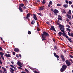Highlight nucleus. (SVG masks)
<instances>
[{
    "label": "nucleus",
    "mask_w": 73,
    "mask_h": 73,
    "mask_svg": "<svg viewBox=\"0 0 73 73\" xmlns=\"http://www.w3.org/2000/svg\"><path fill=\"white\" fill-rule=\"evenodd\" d=\"M43 33L41 34V36L42 38V41L44 40H46V32H43Z\"/></svg>",
    "instance_id": "nucleus-1"
},
{
    "label": "nucleus",
    "mask_w": 73,
    "mask_h": 73,
    "mask_svg": "<svg viewBox=\"0 0 73 73\" xmlns=\"http://www.w3.org/2000/svg\"><path fill=\"white\" fill-rule=\"evenodd\" d=\"M67 68V66L66 65H64L62 66V67L61 68L60 70V71L62 72L63 71L65 70Z\"/></svg>",
    "instance_id": "nucleus-2"
},
{
    "label": "nucleus",
    "mask_w": 73,
    "mask_h": 73,
    "mask_svg": "<svg viewBox=\"0 0 73 73\" xmlns=\"http://www.w3.org/2000/svg\"><path fill=\"white\" fill-rule=\"evenodd\" d=\"M58 25L60 30H61V29H63V30H64V29H65L64 28V27L63 25H61L60 24H58Z\"/></svg>",
    "instance_id": "nucleus-3"
},
{
    "label": "nucleus",
    "mask_w": 73,
    "mask_h": 73,
    "mask_svg": "<svg viewBox=\"0 0 73 73\" xmlns=\"http://www.w3.org/2000/svg\"><path fill=\"white\" fill-rule=\"evenodd\" d=\"M31 15H32V14L31 13H29L27 14V17H26V18L27 20H28L29 18L30 17Z\"/></svg>",
    "instance_id": "nucleus-4"
},
{
    "label": "nucleus",
    "mask_w": 73,
    "mask_h": 73,
    "mask_svg": "<svg viewBox=\"0 0 73 73\" xmlns=\"http://www.w3.org/2000/svg\"><path fill=\"white\" fill-rule=\"evenodd\" d=\"M54 56H55V57H56V58H57V60L58 61V60H59V59H58V58L60 57V56H59L56 54V53L55 52L54 53Z\"/></svg>",
    "instance_id": "nucleus-5"
},
{
    "label": "nucleus",
    "mask_w": 73,
    "mask_h": 73,
    "mask_svg": "<svg viewBox=\"0 0 73 73\" xmlns=\"http://www.w3.org/2000/svg\"><path fill=\"white\" fill-rule=\"evenodd\" d=\"M62 35L63 36H64L65 37L67 38H69V37L67 36L65 33H62Z\"/></svg>",
    "instance_id": "nucleus-6"
},
{
    "label": "nucleus",
    "mask_w": 73,
    "mask_h": 73,
    "mask_svg": "<svg viewBox=\"0 0 73 73\" xmlns=\"http://www.w3.org/2000/svg\"><path fill=\"white\" fill-rule=\"evenodd\" d=\"M50 30L52 31H54L55 32H56V31L55 30V29L54 28V27L53 26H51V28H50Z\"/></svg>",
    "instance_id": "nucleus-7"
},
{
    "label": "nucleus",
    "mask_w": 73,
    "mask_h": 73,
    "mask_svg": "<svg viewBox=\"0 0 73 73\" xmlns=\"http://www.w3.org/2000/svg\"><path fill=\"white\" fill-rule=\"evenodd\" d=\"M60 57L61 58L62 60L64 62L65 61V58L64 57V56L63 54H61L60 55Z\"/></svg>",
    "instance_id": "nucleus-8"
},
{
    "label": "nucleus",
    "mask_w": 73,
    "mask_h": 73,
    "mask_svg": "<svg viewBox=\"0 0 73 73\" xmlns=\"http://www.w3.org/2000/svg\"><path fill=\"white\" fill-rule=\"evenodd\" d=\"M44 8H45V7L42 6L40 7V8H39V11H43V10L44 9Z\"/></svg>",
    "instance_id": "nucleus-9"
},
{
    "label": "nucleus",
    "mask_w": 73,
    "mask_h": 73,
    "mask_svg": "<svg viewBox=\"0 0 73 73\" xmlns=\"http://www.w3.org/2000/svg\"><path fill=\"white\" fill-rule=\"evenodd\" d=\"M14 50L16 52H19L20 51L19 49L18 48H15L14 49Z\"/></svg>",
    "instance_id": "nucleus-10"
},
{
    "label": "nucleus",
    "mask_w": 73,
    "mask_h": 73,
    "mask_svg": "<svg viewBox=\"0 0 73 73\" xmlns=\"http://www.w3.org/2000/svg\"><path fill=\"white\" fill-rule=\"evenodd\" d=\"M53 12L55 13V15H56V16L57 15V13H58V11L56 9H55L53 11Z\"/></svg>",
    "instance_id": "nucleus-11"
},
{
    "label": "nucleus",
    "mask_w": 73,
    "mask_h": 73,
    "mask_svg": "<svg viewBox=\"0 0 73 73\" xmlns=\"http://www.w3.org/2000/svg\"><path fill=\"white\" fill-rule=\"evenodd\" d=\"M65 62L66 64H70V62L68 60H66Z\"/></svg>",
    "instance_id": "nucleus-12"
},
{
    "label": "nucleus",
    "mask_w": 73,
    "mask_h": 73,
    "mask_svg": "<svg viewBox=\"0 0 73 73\" xmlns=\"http://www.w3.org/2000/svg\"><path fill=\"white\" fill-rule=\"evenodd\" d=\"M66 17H67V18H68V19H72V18H71V16H70V15L67 14Z\"/></svg>",
    "instance_id": "nucleus-13"
},
{
    "label": "nucleus",
    "mask_w": 73,
    "mask_h": 73,
    "mask_svg": "<svg viewBox=\"0 0 73 73\" xmlns=\"http://www.w3.org/2000/svg\"><path fill=\"white\" fill-rule=\"evenodd\" d=\"M5 56L6 57H11V55H10V54H5Z\"/></svg>",
    "instance_id": "nucleus-14"
},
{
    "label": "nucleus",
    "mask_w": 73,
    "mask_h": 73,
    "mask_svg": "<svg viewBox=\"0 0 73 73\" xmlns=\"http://www.w3.org/2000/svg\"><path fill=\"white\" fill-rule=\"evenodd\" d=\"M52 4L53 3H52V1H50L49 2V4L48 5V7H50V5H52Z\"/></svg>",
    "instance_id": "nucleus-15"
},
{
    "label": "nucleus",
    "mask_w": 73,
    "mask_h": 73,
    "mask_svg": "<svg viewBox=\"0 0 73 73\" xmlns=\"http://www.w3.org/2000/svg\"><path fill=\"white\" fill-rule=\"evenodd\" d=\"M19 9L20 12H23L22 8L20 6H19Z\"/></svg>",
    "instance_id": "nucleus-16"
},
{
    "label": "nucleus",
    "mask_w": 73,
    "mask_h": 73,
    "mask_svg": "<svg viewBox=\"0 0 73 73\" xmlns=\"http://www.w3.org/2000/svg\"><path fill=\"white\" fill-rule=\"evenodd\" d=\"M63 7L64 8H68V5L65 4L63 5Z\"/></svg>",
    "instance_id": "nucleus-17"
},
{
    "label": "nucleus",
    "mask_w": 73,
    "mask_h": 73,
    "mask_svg": "<svg viewBox=\"0 0 73 73\" xmlns=\"http://www.w3.org/2000/svg\"><path fill=\"white\" fill-rule=\"evenodd\" d=\"M35 23V20H33L31 22V24H32V25H33Z\"/></svg>",
    "instance_id": "nucleus-18"
},
{
    "label": "nucleus",
    "mask_w": 73,
    "mask_h": 73,
    "mask_svg": "<svg viewBox=\"0 0 73 73\" xmlns=\"http://www.w3.org/2000/svg\"><path fill=\"white\" fill-rule=\"evenodd\" d=\"M24 5H25L23 3H21L19 4V6L20 7H24Z\"/></svg>",
    "instance_id": "nucleus-19"
},
{
    "label": "nucleus",
    "mask_w": 73,
    "mask_h": 73,
    "mask_svg": "<svg viewBox=\"0 0 73 73\" xmlns=\"http://www.w3.org/2000/svg\"><path fill=\"white\" fill-rule=\"evenodd\" d=\"M62 33H61L60 32H59V33H58V34L59 35V36H61V35H62Z\"/></svg>",
    "instance_id": "nucleus-20"
},
{
    "label": "nucleus",
    "mask_w": 73,
    "mask_h": 73,
    "mask_svg": "<svg viewBox=\"0 0 73 73\" xmlns=\"http://www.w3.org/2000/svg\"><path fill=\"white\" fill-rule=\"evenodd\" d=\"M33 18L35 20H38L37 18V17H36V16H34Z\"/></svg>",
    "instance_id": "nucleus-21"
},
{
    "label": "nucleus",
    "mask_w": 73,
    "mask_h": 73,
    "mask_svg": "<svg viewBox=\"0 0 73 73\" xmlns=\"http://www.w3.org/2000/svg\"><path fill=\"white\" fill-rule=\"evenodd\" d=\"M67 38L68 39V40H69L70 42H72V41H71V40H72V38H69V37H68V38Z\"/></svg>",
    "instance_id": "nucleus-22"
},
{
    "label": "nucleus",
    "mask_w": 73,
    "mask_h": 73,
    "mask_svg": "<svg viewBox=\"0 0 73 73\" xmlns=\"http://www.w3.org/2000/svg\"><path fill=\"white\" fill-rule=\"evenodd\" d=\"M4 54V53H3L1 52H0V54L1 56H3V55Z\"/></svg>",
    "instance_id": "nucleus-23"
},
{
    "label": "nucleus",
    "mask_w": 73,
    "mask_h": 73,
    "mask_svg": "<svg viewBox=\"0 0 73 73\" xmlns=\"http://www.w3.org/2000/svg\"><path fill=\"white\" fill-rule=\"evenodd\" d=\"M66 29L68 31H69V32H70V31H71V30L70 29L67 28Z\"/></svg>",
    "instance_id": "nucleus-24"
},
{
    "label": "nucleus",
    "mask_w": 73,
    "mask_h": 73,
    "mask_svg": "<svg viewBox=\"0 0 73 73\" xmlns=\"http://www.w3.org/2000/svg\"><path fill=\"white\" fill-rule=\"evenodd\" d=\"M17 64H21V62L18 61L17 63Z\"/></svg>",
    "instance_id": "nucleus-25"
},
{
    "label": "nucleus",
    "mask_w": 73,
    "mask_h": 73,
    "mask_svg": "<svg viewBox=\"0 0 73 73\" xmlns=\"http://www.w3.org/2000/svg\"><path fill=\"white\" fill-rule=\"evenodd\" d=\"M45 0H43L42 1V3L43 4H45Z\"/></svg>",
    "instance_id": "nucleus-26"
},
{
    "label": "nucleus",
    "mask_w": 73,
    "mask_h": 73,
    "mask_svg": "<svg viewBox=\"0 0 73 73\" xmlns=\"http://www.w3.org/2000/svg\"><path fill=\"white\" fill-rule=\"evenodd\" d=\"M46 36H47V37H49V34H48V33H46Z\"/></svg>",
    "instance_id": "nucleus-27"
},
{
    "label": "nucleus",
    "mask_w": 73,
    "mask_h": 73,
    "mask_svg": "<svg viewBox=\"0 0 73 73\" xmlns=\"http://www.w3.org/2000/svg\"><path fill=\"white\" fill-rule=\"evenodd\" d=\"M33 72L35 73H40V72H37L36 71V70L34 71Z\"/></svg>",
    "instance_id": "nucleus-28"
},
{
    "label": "nucleus",
    "mask_w": 73,
    "mask_h": 73,
    "mask_svg": "<svg viewBox=\"0 0 73 73\" xmlns=\"http://www.w3.org/2000/svg\"><path fill=\"white\" fill-rule=\"evenodd\" d=\"M10 69H11V70L13 72H15V70H14L13 69V68H10Z\"/></svg>",
    "instance_id": "nucleus-29"
},
{
    "label": "nucleus",
    "mask_w": 73,
    "mask_h": 73,
    "mask_svg": "<svg viewBox=\"0 0 73 73\" xmlns=\"http://www.w3.org/2000/svg\"><path fill=\"white\" fill-rule=\"evenodd\" d=\"M28 35H31V31H29L28 32Z\"/></svg>",
    "instance_id": "nucleus-30"
},
{
    "label": "nucleus",
    "mask_w": 73,
    "mask_h": 73,
    "mask_svg": "<svg viewBox=\"0 0 73 73\" xmlns=\"http://www.w3.org/2000/svg\"><path fill=\"white\" fill-rule=\"evenodd\" d=\"M69 4H70V5H71V4H72V2L71 1H69Z\"/></svg>",
    "instance_id": "nucleus-31"
},
{
    "label": "nucleus",
    "mask_w": 73,
    "mask_h": 73,
    "mask_svg": "<svg viewBox=\"0 0 73 73\" xmlns=\"http://www.w3.org/2000/svg\"><path fill=\"white\" fill-rule=\"evenodd\" d=\"M25 71H26V72H27V73H29V70H28V69H25Z\"/></svg>",
    "instance_id": "nucleus-32"
},
{
    "label": "nucleus",
    "mask_w": 73,
    "mask_h": 73,
    "mask_svg": "<svg viewBox=\"0 0 73 73\" xmlns=\"http://www.w3.org/2000/svg\"><path fill=\"white\" fill-rule=\"evenodd\" d=\"M18 65L20 67H22V65H23V64H18Z\"/></svg>",
    "instance_id": "nucleus-33"
},
{
    "label": "nucleus",
    "mask_w": 73,
    "mask_h": 73,
    "mask_svg": "<svg viewBox=\"0 0 73 73\" xmlns=\"http://www.w3.org/2000/svg\"><path fill=\"white\" fill-rule=\"evenodd\" d=\"M61 32H63V33H65V32H65V31H64V29H62L61 30Z\"/></svg>",
    "instance_id": "nucleus-34"
},
{
    "label": "nucleus",
    "mask_w": 73,
    "mask_h": 73,
    "mask_svg": "<svg viewBox=\"0 0 73 73\" xmlns=\"http://www.w3.org/2000/svg\"><path fill=\"white\" fill-rule=\"evenodd\" d=\"M58 19L59 20H62V18L60 17H58Z\"/></svg>",
    "instance_id": "nucleus-35"
},
{
    "label": "nucleus",
    "mask_w": 73,
    "mask_h": 73,
    "mask_svg": "<svg viewBox=\"0 0 73 73\" xmlns=\"http://www.w3.org/2000/svg\"><path fill=\"white\" fill-rule=\"evenodd\" d=\"M65 2L66 4H68L69 3V1H67L66 0Z\"/></svg>",
    "instance_id": "nucleus-36"
},
{
    "label": "nucleus",
    "mask_w": 73,
    "mask_h": 73,
    "mask_svg": "<svg viewBox=\"0 0 73 73\" xmlns=\"http://www.w3.org/2000/svg\"><path fill=\"white\" fill-rule=\"evenodd\" d=\"M23 8L24 9H27V7L25 6H24L23 7Z\"/></svg>",
    "instance_id": "nucleus-37"
},
{
    "label": "nucleus",
    "mask_w": 73,
    "mask_h": 73,
    "mask_svg": "<svg viewBox=\"0 0 73 73\" xmlns=\"http://www.w3.org/2000/svg\"><path fill=\"white\" fill-rule=\"evenodd\" d=\"M66 27H67V28H70V26L68 25H66Z\"/></svg>",
    "instance_id": "nucleus-38"
},
{
    "label": "nucleus",
    "mask_w": 73,
    "mask_h": 73,
    "mask_svg": "<svg viewBox=\"0 0 73 73\" xmlns=\"http://www.w3.org/2000/svg\"><path fill=\"white\" fill-rule=\"evenodd\" d=\"M16 57H17V58H19V54H17L16 55Z\"/></svg>",
    "instance_id": "nucleus-39"
},
{
    "label": "nucleus",
    "mask_w": 73,
    "mask_h": 73,
    "mask_svg": "<svg viewBox=\"0 0 73 73\" xmlns=\"http://www.w3.org/2000/svg\"><path fill=\"white\" fill-rule=\"evenodd\" d=\"M10 66H11V68H14L15 67H14V66L13 65H10Z\"/></svg>",
    "instance_id": "nucleus-40"
},
{
    "label": "nucleus",
    "mask_w": 73,
    "mask_h": 73,
    "mask_svg": "<svg viewBox=\"0 0 73 73\" xmlns=\"http://www.w3.org/2000/svg\"><path fill=\"white\" fill-rule=\"evenodd\" d=\"M68 35L70 36H71V34H70L69 32H68Z\"/></svg>",
    "instance_id": "nucleus-41"
},
{
    "label": "nucleus",
    "mask_w": 73,
    "mask_h": 73,
    "mask_svg": "<svg viewBox=\"0 0 73 73\" xmlns=\"http://www.w3.org/2000/svg\"><path fill=\"white\" fill-rule=\"evenodd\" d=\"M57 5L58 7H59L60 6H61V5L60 4H57Z\"/></svg>",
    "instance_id": "nucleus-42"
},
{
    "label": "nucleus",
    "mask_w": 73,
    "mask_h": 73,
    "mask_svg": "<svg viewBox=\"0 0 73 73\" xmlns=\"http://www.w3.org/2000/svg\"><path fill=\"white\" fill-rule=\"evenodd\" d=\"M0 50H2L3 51V48H2L0 46Z\"/></svg>",
    "instance_id": "nucleus-43"
},
{
    "label": "nucleus",
    "mask_w": 73,
    "mask_h": 73,
    "mask_svg": "<svg viewBox=\"0 0 73 73\" xmlns=\"http://www.w3.org/2000/svg\"><path fill=\"white\" fill-rule=\"evenodd\" d=\"M1 57L2 58L3 60H4V57L3 56H1Z\"/></svg>",
    "instance_id": "nucleus-44"
},
{
    "label": "nucleus",
    "mask_w": 73,
    "mask_h": 73,
    "mask_svg": "<svg viewBox=\"0 0 73 73\" xmlns=\"http://www.w3.org/2000/svg\"><path fill=\"white\" fill-rule=\"evenodd\" d=\"M38 15H40V16H42V14H41V13H38Z\"/></svg>",
    "instance_id": "nucleus-45"
},
{
    "label": "nucleus",
    "mask_w": 73,
    "mask_h": 73,
    "mask_svg": "<svg viewBox=\"0 0 73 73\" xmlns=\"http://www.w3.org/2000/svg\"><path fill=\"white\" fill-rule=\"evenodd\" d=\"M70 61H71V62H72V64H73V61H72V59H70Z\"/></svg>",
    "instance_id": "nucleus-46"
},
{
    "label": "nucleus",
    "mask_w": 73,
    "mask_h": 73,
    "mask_svg": "<svg viewBox=\"0 0 73 73\" xmlns=\"http://www.w3.org/2000/svg\"><path fill=\"white\" fill-rule=\"evenodd\" d=\"M18 69H21V70L22 69V68L20 67H19Z\"/></svg>",
    "instance_id": "nucleus-47"
},
{
    "label": "nucleus",
    "mask_w": 73,
    "mask_h": 73,
    "mask_svg": "<svg viewBox=\"0 0 73 73\" xmlns=\"http://www.w3.org/2000/svg\"><path fill=\"white\" fill-rule=\"evenodd\" d=\"M66 21H69V19H68L67 18V19H66Z\"/></svg>",
    "instance_id": "nucleus-48"
},
{
    "label": "nucleus",
    "mask_w": 73,
    "mask_h": 73,
    "mask_svg": "<svg viewBox=\"0 0 73 73\" xmlns=\"http://www.w3.org/2000/svg\"><path fill=\"white\" fill-rule=\"evenodd\" d=\"M23 1H24V2H25V3H26V2L27 1V0H23Z\"/></svg>",
    "instance_id": "nucleus-49"
},
{
    "label": "nucleus",
    "mask_w": 73,
    "mask_h": 73,
    "mask_svg": "<svg viewBox=\"0 0 73 73\" xmlns=\"http://www.w3.org/2000/svg\"><path fill=\"white\" fill-rule=\"evenodd\" d=\"M19 55L20 57L21 58V54H19Z\"/></svg>",
    "instance_id": "nucleus-50"
},
{
    "label": "nucleus",
    "mask_w": 73,
    "mask_h": 73,
    "mask_svg": "<svg viewBox=\"0 0 73 73\" xmlns=\"http://www.w3.org/2000/svg\"><path fill=\"white\" fill-rule=\"evenodd\" d=\"M10 71L11 73H14V72H13V71L11 70H10Z\"/></svg>",
    "instance_id": "nucleus-51"
},
{
    "label": "nucleus",
    "mask_w": 73,
    "mask_h": 73,
    "mask_svg": "<svg viewBox=\"0 0 73 73\" xmlns=\"http://www.w3.org/2000/svg\"><path fill=\"white\" fill-rule=\"evenodd\" d=\"M13 55H15V54H16V53H15V52H13Z\"/></svg>",
    "instance_id": "nucleus-52"
},
{
    "label": "nucleus",
    "mask_w": 73,
    "mask_h": 73,
    "mask_svg": "<svg viewBox=\"0 0 73 73\" xmlns=\"http://www.w3.org/2000/svg\"><path fill=\"white\" fill-rule=\"evenodd\" d=\"M0 64H3V62L1 61V60H0Z\"/></svg>",
    "instance_id": "nucleus-53"
},
{
    "label": "nucleus",
    "mask_w": 73,
    "mask_h": 73,
    "mask_svg": "<svg viewBox=\"0 0 73 73\" xmlns=\"http://www.w3.org/2000/svg\"><path fill=\"white\" fill-rule=\"evenodd\" d=\"M54 49H57V46H54Z\"/></svg>",
    "instance_id": "nucleus-54"
},
{
    "label": "nucleus",
    "mask_w": 73,
    "mask_h": 73,
    "mask_svg": "<svg viewBox=\"0 0 73 73\" xmlns=\"http://www.w3.org/2000/svg\"><path fill=\"white\" fill-rule=\"evenodd\" d=\"M70 57L71 58H73V56H72V55H70Z\"/></svg>",
    "instance_id": "nucleus-55"
},
{
    "label": "nucleus",
    "mask_w": 73,
    "mask_h": 73,
    "mask_svg": "<svg viewBox=\"0 0 73 73\" xmlns=\"http://www.w3.org/2000/svg\"><path fill=\"white\" fill-rule=\"evenodd\" d=\"M14 68L15 70H16V71L17 70L16 69V67H14Z\"/></svg>",
    "instance_id": "nucleus-56"
},
{
    "label": "nucleus",
    "mask_w": 73,
    "mask_h": 73,
    "mask_svg": "<svg viewBox=\"0 0 73 73\" xmlns=\"http://www.w3.org/2000/svg\"><path fill=\"white\" fill-rule=\"evenodd\" d=\"M68 23H69V24H70V25H72V23H71L70 22H69Z\"/></svg>",
    "instance_id": "nucleus-57"
},
{
    "label": "nucleus",
    "mask_w": 73,
    "mask_h": 73,
    "mask_svg": "<svg viewBox=\"0 0 73 73\" xmlns=\"http://www.w3.org/2000/svg\"><path fill=\"white\" fill-rule=\"evenodd\" d=\"M63 12L64 13H66V12L65 10L63 11Z\"/></svg>",
    "instance_id": "nucleus-58"
},
{
    "label": "nucleus",
    "mask_w": 73,
    "mask_h": 73,
    "mask_svg": "<svg viewBox=\"0 0 73 73\" xmlns=\"http://www.w3.org/2000/svg\"><path fill=\"white\" fill-rule=\"evenodd\" d=\"M11 62L12 64H14V62H13L11 61Z\"/></svg>",
    "instance_id": "nucleus-59"
},
{
    "label": "nucleus",
    "mask_w": 73,
    "mask_h": 73,
    "mask_svg": "<svg viewBox=\"0 0 73 73\" xmlns=\"http://www.w3.org/2000/svg\"><path fill=\"white\" fill-rule=\"evenodd\" d=\"M68 13L69 15H70V14H71V13H70V12H68Z\"/></svg>",
    "instance_id": "nucleus-60"
},
{
    "label": "nucleus",
    "mask_w": 73,
    "mask_h": 73,
    "mask_svg": "<svg viewBox=\"0 0 73 73\" xmlns=\"http://www.w3.org/2000/svg\"><path fill=\"white\" fill-rule=\"evenodd\" d=\"M33 15L34 16H36V14H33Z\"/></svg>",
    "instance_id": "nucleus-61"
},
{
    "label": "nucleus",
    "mask_w": 73,
    "mask_h": 73,
    "mask_svg": "<svg viewBox=\"0 0 73 73\" xmlns=\"http://www.w3.org/2000/svg\"><path fill=\"white\" fill-rule=\"evenodd\" d=\"M6 68H9V67L7 66H6Z\"/></svg>",
    "instance_id": "nucleus-62"
},
{
    "label": "nucleus",
    "mask_w": 73,
    "mask_h": 73,
    "mask_svg": "<svg viewBox=\"0 0 73 73\" xmlns=\"http://www.w3.org/2000/svg\"><path fill=\"white\" fill-rule=\"evenodd\" d=\"M4 72H7V70H6V69H5L4 70Z\"/></svg>",
    "instance_id": "nucleus-63"
},
{
    "label": "nucleus",
    "mask_w": 73,
    "mask_h": 73,
    "mask_svg": "<svg viewBox=\"0 0 73 73\" xmlns=\"http://www.w3.org/2000/svg\"><path fill=\"white\" fill-rule=\"evenodd\" d=\"M67 66H70V64H67Z\"/></svg>",
    "instance_id": "nucleus-64"
}]
</instances>
